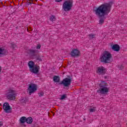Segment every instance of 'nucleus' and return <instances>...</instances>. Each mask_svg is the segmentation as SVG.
<instances>
[{
    "label": "nucleus",
    "instance_id": "9d476101",
    "mask_svg": "<svg viewBox=\"0 0 127 127\" xmlns=\"http://www.w3.org/2000/svg\"><path fill=\"white\" fill-rule=\"evenodd\" d=\"M97 69L96 72L97 74H99V75H104L106 74V72H107V69L103 66L98 67Z\"/></svg>",
    "mask_w": 127,
    "mask_h": 127
},
{
    "label": "nucleus",
    "instance_id": "dca6fc26",
    "mask_svg": "<svg viewBox=\"0 0 127 127\" xmlns=\"http://www.w3.org/2000/svg\"><path fill=\"white\" fill-rule=\"evenodd\" d=\"M53 81L55 83H59L60 82V77L58 75H55L53 77Z\"/></svg>",
    "mask_w": 127,
    "mask_h": 127
},
{
    "label": "nucleus",
    "instance_id": "473e14b6",
    "mask_svg": "<svg viewBox=\"0 0 127 127\" xmlns=\"http://www.w3.org/2000/svg\"><path fill=\"white\" fill-rule=\"evenodd\" d=\"M53 116H55V114L53 113Z\"/></svg>",
    "mask_w": 127,
    "mask_h": 127
},
{
    "label": "nucleus",
    "instance_id": "b1692460",
    "mask_svg": "<svg viewBox=\"0 0 127 127\" xmlns=\"http://www.w3.org/2000/svg\"><path fill=\"white\" fill-rule=\"evenodd\" d=\"M36 60H38V61H42V59H41V58L39 56H36Z\"/></svg>",
    "mask_w": 127,
    "mask_h": 127
},
{
    "label": "nucleus",
    "instance_id": "f257e3e1",
    "mask_svg": "<svg viewBox=\"0 0 127 127\" xmlns=\"http://www.w3.org/2000/svg\"><path fill=\"white\" fill-rule=\"evenodd\" d=\"M111 8L112 5L110 3H104L99 6L94 10L95 12V14L99 18V24L101 25L104 24L105 20H106V15H109Z\"/></svg>",
    "mask_w": 127,
    "mask_h": 127
},
{
    "label": "nucleus",
    "instance_id": "aec40b11",
    "mask_svg": "<svg viewBox=\"0 0 127 127\" xmlns=\"http://www.w3.org/2000/svg\"><path fill=\"white\" fill-rule=\"evenodd\" d=\"M50 20L51 21H55V20H56V18H55V16L52 15L50 17Z\"/></svg>",
    "mask_w": 127,
    "mask_h": 127
},
{
    "label": "nucleus",
    "instance_id": "f704fd0d",
    "mask_svg": "<svg viewBox=\"0 0 127 127\" xmlns=\"http://www.w3.org/2000/svg\"><path fill=\"white\" fill-rule=\"evenodd\" d=\"M0 126H1V125H0Z\"/></svg>",
    "mask_w": 127,
    "mask_h": 127
},
{
    "label": "nucleus",
    "instance_id": "4468645a",
    "mask_svg": "<svg viewBox=\"0 0 127 127\" xmlns=\"http://www.w3.org/2000/svg\"><path fill=\"white\" fill-rule=\"evenodd\" d=\"M112 49L113 50H114V51H116L117 52H118L121 49V47H120V45L118 44H115L112 46Z\"/></svg>",
    "mask_w": 127,
    "mask_h": 127
},
{
    "label": "nucleus",
    "instance_id": "1a4fd4ad",
    "mask_svg": "<svg viewBox=\"0 0 127 127\" xmlns=\"http://www.w3.org/2000/svg\"><path fill=\"white\" fill-rule=\"evenodd\" d=\"M3 109L5 113L9 114V113H11V108L9 106V104L7 102H6L3 105Z\"/></svg>",
    "mask_w": 127,
    "mask_h": 127
},
{
    "label": "nucleus",
    "instance_id": "cd10ccee",
    "mask_svg": "<svg viewBox=\"0 0 127 127\" xmlns=\"http://www.w3.org/2000/svg\"><path fill=\"white\" fill-rule=\"evenodd\" d=\"M41 48V45H38L36 47L37 49H40Z\"/></svg>",
    "mask_w": 127,
    "mask_h": 127
},
{
    "label": "nucleus",
    "instance_id": "423d86ee",
    "mask_svg": "<svg viewBox=\"0 0 127 127\" xmlns=\"http://www.w3.org/2000/svg\"><path fill=\"white\" fill-rule=\"evenodd\" d=\"M6 95L7 99L10 100V101L15 100L16 95L15 94V91L14 90L9 89L6 93Z\"/></svg>",
    "mask_w": 127,
    "mask_h": 127
},
{
    "label": "nucleus",
    "instance_id": "c756f323",
    "mask_svg": "<svg viewBox=\"0 0 127 127\" xmlns=\"http://www.w3.org/2000/svg\"><path fill=\"white\" fill-rule=\"evenodd\" d=\"M1 72V66H0V73Z\"/></svg>",
    "mask_w": 127,
    "mask_h": 127
},
{
    "label": "nucleus",
    "instance_id": "a211bd4d",
    "mask_svg": "<svg viewBox=\"0 0 127 127\" xmlns=\"http://www.w3.org/2000/svg\"><path fill=\"white\" fill-rule=\"evenodd\" d=\"M20 102L21 104H26V102H27V98H22L20 99Z\"/></svg>",
    "mask_w": 127,
    "mask_h": 127
},
{
    "label": "nucleus",
    "instance_id": "72a5a7b5",
    "mask_svg": "<svg viewBox=\"0 0 127 127\" xmlns=\"http://www.w3.org/2000/svg\"><path fill=\"white\" fill-rule=\"evenodd\" d=\"M38 0H35V1H37Z\"/></svg>",
    "mask_w": 127,
    "mask_h": 127
},
{
    "label": "nucleus",
    "instance_id": "f03ea898",
    "mask_svg": "<svg viewBox=\"0 0 127 127\" xmlns=\"http://www.w3.org/2000/svg\"><path fill=\"white\" fill-rule=\"evenodd\" d=\"M113 57L112 54L110 53L108 51H105L103 53L102 57L101 58V62L103 63H111L113 61Z\"/></svg>",
    "mask_w": 127,
    "mask_h": 127
},
{
    "label": "nucleus",
    "instance_id": "6ab92c4d",
    "mask_svg": "<svg viewBox=\"0 0 127 127\" xmlns=\"http://www.w3.org/2000/svg\"><path fill=\"white\" fill-rule=\"evenodd\" d=\"M88 36L90 37V39H93V38H96L95 36V34H90L88 35Z\"/></svg>",
    "mask_w": 127,
    "mask_h": 127
},
{
    "label": "nucleus",
    "instance_id": "5701e85b",
    "mask_svg": "<svg viewBox=\"0 0 127 127\" xmlns=\"http://www.w3.org/2000/svg\"><path fill=\"white\" fill-rule=\"evenodd\" d=\"M33 0H28L27 1V4L29 5V4H31V3H33Z\"/></svg>",
    "mask_w": 127,
    "mask_h": 127
},
{
    "label": "nucleus",
    "instance_id": "393cba45",
    "mask_svg": "<svg viewBox=\"0 0 127 127\" xmlns=\"http://www.w3.org/2000/svg\"><path fill=\"white\" fill-rule=\"evenodd\" d=\"M66 94H64L62 95V97L60 100H64V99H66Z\"/></svg>",
    "mask_w": 127,
    "mask_h": 127
},
{
    "label": "nucleus",
    "instance_id": "20e7f679",
    "mask_svg": "<svg viewBox=\"0 0 127 127\" xmlns=\"http://www.w3.org/2000/svg\"><path fill=\"white\" fill-rule=\"evenodd\" d=\"M28 65L30 69V72L33 73L34 74H38L39 73V69H40V66L35 64V63L33 61H29L28 63Z\"/></svg>",
    "mask_w": 127,
    "mask_h": 127
},
{
    "label": "nucleus",
    "instance_id": "a878e982",
    "mask_svg": "<svg viewBox=\"0 0 127 127\" xmlns=\"http://www.w3.org/2000/svg\"><path fill=\"white\" fill-rule=\"evenodd\" d=\"M118 68H119V70H123V69H124L125 67L124 66V65H119Z\"/></svg>",
    "mask_w": 127,
    "mask_h": 127
},
{
    "label": "nucleus",
    "instance_id": "c85d7f7f",
    "mask_svg": "<svg viewBox=\"0 0 127 127\" xmlns=\"http://www.w3.org/2000/svg\"><path fill=\"white\" fill-rule=\"evenodd\" d=\"M56 1H57V2H60V1H62V0H55Z\"/></svg>",
    "mask_w": 127,
    "mask_h": 127
},
{
    "label": "nucleus",
    "instance_id": "7c9ffc66",
    "mask_svg": "<svg viewBox=\"0 0 127 127\" xmlns=\"http://www.w3.org/2000/svg\"><path fill=\"white\" fill-rule=\"evenodd\" d=\"M68 64L70 65L71 64V62H68Z\"/></svg>",
    "mask_w": 127,
    "mask_h": 127
},
{
    "label": "nucleus",
    "instance_id": "412c9836",
    "mask_svg": "<svg viewBox=\"0 0 127 127\" xmlns=\"http://www.w3.org/2000/svg\"><path fill=\"white\" fill-rule=\"evenodd\" d=\"M10 45H11L10 46L11 48H12L13 49H14V48H16V45L15 44L11 43Z\"/></svg>",
    "mask_w": 127,
    "mask_h": 127
},
{
    "label": "nucleus",
    "instance_id": "6e6552de",
    "mask_svg": "<svg viewBox=\"0 0 127 127\" xmlns=\"http://www.w3.org/2000/svg\"><path fill=\"white\" fill-rule=\"evenodd\" d=\"M27 90L29 92V95L30 96L37 90V85L34 83H31L29 84V87Z\"/></svg>",
    "mask_w": 127,
    "mask_h": 127
},
{
    "label": "nucleus",
    "instance_id": "ddd939ff",
    "mask_svg": "<svg viewBox=\"0 0 127 127\" xmlns=\"http://www.w3.org/2000/svg\"><path fill=\"white\" fill-rule=\"evenodd\" d=\"M37 52H38V50H29V53L33 57H35V56H37Z\"/></svg>",
    "mask_w": 127,
    "mask_h": 127
},
{
    "label": "nucleus",
    "instance_id": "9b49d317",
    "mask_svg": "<svg viewBox=\"0 0 127 127\" xmlns=\"http://www.w3.org/2000/svg\"><path fill=\"white\" fill-rule=\"evenodd\" d=\"M81 52L78 49H73L70 53L71 57H79Z\"/></svg>",
    "mask_w": 127,
    "mask_h": 127
},
{
    "label": "nucleus",
    "instance_id": "0eeeda50",
    "mask_svg": "<svg viewBox=\"0 0 127 127\" xmlns=\"http://www.w3.org/2000/svg\"><path fill=\"white\" fill-rule=\"evenodd\" d=\"M71 76L70 75L67 76V78H64L62 81L60 82V85H63L64 87H69L71 85Z\"/></svg>",
    "mask_w": 127,
    "mask_h": 127
},
{
    "label": "nucleus",
    "instance_id": "7ed1b4c3",
    "mask_svg": "<svg viewBox=\"0 0 127 127\" xmlns=\"http://www.w3.org/2000/svg\"><path fill=\"white\" fill-rule=\"evenodd\" d=\"M108 83H105V81L102 82L99 84L100 88L97 90V93L100 95H107L109 93L110 89L107 87Z\"/></svg>",
    "mask_w": 127,
    "mask_h": 127
},
{
    "label": "nucleus",
    "instance_id": "2eb2a0df",
    "mask_svg": "<svg viewBox=\"0 0 127 127\" xmlns=\"http://www.w3.org/2000/svg\"><path fill=\"white\" fill-rule=\"evenodd\" d=\"M19 122L21 125H23V124L26 123V117L24 116L21 117L19 120Z\"/></svg>",
    "mask_w": 127,
    "mask_h": 127
},
{
    "label": "nucleus",
    "instance_id": "4be33fe9",
    "mask_svg": "<svg viewBox=\"0 0 127 127\" xmlns=\"http://www.w3.org/2000/svg\"><path fill=\"white\" fill-rule=\"evenodd\" d=\"M89 111L90 113H94V112H96V107H93V108L90 109Z\"/></svg>",
    "mask_w": 127,
    "mask_h": 127
},
{
    "label": "nucleus",
    "instance_id": "f3484780",
    "mask_svg": "<svg viewBox=\"0 0 127 127\" xmlns=\"http://www.w3.org/2000/svg\"><path fill=\"white\" fill-rule=\"evenodd\" d=\"M26 123L28 124V125H31L32 124V122H33V120L32 119V118L31 117H28L27 118L26 117Z\"/></svg>",
    "mask_w": 127,
    "mask_h": 127
},
{
    "label": "nucleus",
    "instance_id": "39448f33",
    "mask_svg": "<svg viewBox=\"0 0 127 127\" xmlns=\"http://www.w3.org/2000/svg\"><path fill=\"white\" fill-rule=\"evenodd\" d=\"M73 1L72 0L65 1L63 4V8L65 11H69L72 9Z\"/></svg>",
    "mask_w": 127,
    "mask_h": 127
},
{
    "label": "nucleus",
    "instance_id": "bb28decb",
    "mask_svg": "<svg viewBox=\"0 0 127 127\" xmlns=\"http://www.w3.org/2000/svg\"><path fill=\"white\" fill-rule=\"evenodd\" d=\"M43 95H44L43 92H41V93H39V97H42L43 96Z\"/></svg>",
    "mask_w": 127,
    "mask_h": 127
},
{
    "label": "nucleus",
    "instance_id": "2f4dec72",
    "mask_svg": "<svg viewBox=\"0 0 127 127\" xmlns=\"http://www.w3.org/2000/svg\"><path fill=\"white\" fill-rule=\"evenodd\" d=\"M104 78H105V79H107V76H105Z\"/></svg>",
    "mask_w": 127,
    "mask_h": 127
},
{
    "label": "nucleus",
    "instance_id": "f8f14e48",
    "mask_svg": "<svg viewBox=\"0 0 127 127\" xmlns=\"http://www.w3.org/2000/svg\"><path fill=\"white\" fill-rule=\"evenodd\" d=\"M8 54V51L3 47L0 48V57L6 56Z\"/></svg>",
    "mask_w": 127,
    "mask_h": 127
}]
</instances>
